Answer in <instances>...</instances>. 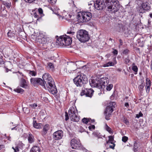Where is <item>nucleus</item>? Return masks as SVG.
<instances>
[{
  "mask_svg": "<svg viewBox=\"0 0 152 152\" xmlns=\"http://www.w3.org/2000/svg\"><path fill=\"white\" fill-rule=\"evenodd\" d=\"M77 37L82 42H85L88 41L89 37L87 31L85 30H80L77 32Z\"/></svg>",
  "mask_w": 152,
  "mask_h": 152,
  "instance_id": "nucleus-6",
  "label": "nucleus"
},
{
  "mask_svg": "<svg viewBox=\"0 0 152 152\" xmlns=\"http://www.w3.org/2000/svg\"><path fill=\"white\" fill-rule=\"evenodd\" d=\"M125 106L127 108H128L129 107V103L127 102L125 103Z\"/></svg>",
  "mask_w": 152,
  "mask_h": 152,
  "instance_id": "nucleus-55",
  "label": "nucleus"
},
{
  "mask_svg": "<svg viewBox=\"0 0 152 152\" xmlns=\"http://www.w3.org/2000/svg\"><path fill=\"white\" fill-rule=\"evenodd\" d=\"M124 121H125V122L126 124H129V121H128L127 120H124Z\"/></svg>",
  "mask_w": 152,
  "mask_h": 152,
  "instance_id": "nucleus-61",
  "label": "nucleus"
},
{
  "mask_svg": "<svg viewBox=\"0 0 152 152\" xmlns=\"http://www.w3.org/2000/svg\"><path fill=\"white\" fill-rule=\"evenodd\" d=\"M12 34L11 32H8L7 33L8 36L9 37H12Z\"/></svg>",
  "mask_w": 152,
  "mask_h": 152,
  "instance_id": "nucleus-54",
  "label": "nucleus"
},
{
  "mask_svg": "<svg viewBox=\"0 0 152 152\" xmlns=\"http://www.w3.org/2000/svg\"><path fill=\"white\" fill-rule=\"evenodd\" d=\"M39 78H32L30 79L31 83L33 85L38 84Z\"/></svg>",
  "mask_w": 152,
  "mask_h": 152,
  "instance_id": "nucleus-22",
  "label": "nucleus"
},
{
  "mask_svg": "<svg viewBox=\"0 0 152 152\" xmlns=\"http://www.w3.org/2000/svg\"><path fill=\"white\" fill-rule=\"evenodd\" d=\"M115 105L116 103L115 102H110L108 103L104 111L106 120H108L110 119V115L113 111V109L115 108Z\"/></svg>",
  "mask_w": 152,
  "mask_h": 152,
  "instance_id": "nucleus-9",
  "label": "nucleus"
},
{
  "mask_svg": "<svg viewBox=\"0 0 152 152\" xmlns=\"http://www.w3.org/2000/svg\"><path fill=\"white\" fill-rule=\"evenodd\" d=\"M104 128L106 131L108 132L109 133H111L113 132L111 128L108 126L107 124H105Z\"/></svg>",
  "mask_w": 152,
  "mask_h": 152,
  "instance_id": "nucleus-31",
  "label": "nucleus"
},
{
  "mask_svg": "<svg viewBox=\"0 0 152 152\" xmlns=\"http://www.w3.org/2000/svg\"><path fill=\"white\" fill-rule=\"evenodd\" d=\"M33 126L37 129H39L42 127V124L40 123H37L36 121H34L33 123Z\"/></svg>",
  "mask_w": 152,
  "mask_h": 152,
  "instance_id": "nucleus-24",
  "label": "nucleus"
},
{
  "mask_svg": "<svg viewBox=\"0 0 152 152\" xmlns=\"http://www.w3.org/2000/svg\"><path fill=\"white\" fill-rule=\"evenodd\" d=\"M94 6L95 8L98 10H101L106 6L103 0H96Z\"/></svg>",
  "mask_w": 152,
  "mask_h": 152,
  "instance_id": "nucleus-12",
  "label": "nucleus"
},
{
  "mask_svg": "<svg viewBox=\"0 0 152 152\" xmlns=\"http://www.w3.org/2000/svg\"><path fill=\"white\" fill-rule=\"evenodd\" d=\"M75 84L77 86L81 87L87 82V79L85 75L81 74L77 76L74 79Z\"/></svg>",
  "mask_w": 152,
  "mask_h": 152,
  "instance_id": "nucleus-7",
  "label": "nucleus"
},
{
  "mask_svg": "<svg viewBox=\"0 0 152 152\" xmlns=\"http://www.w3.org/2000/svg\"><path fill=\"white\" fill-rule=\"evenodd\" d=\"M28 140V142L30 143H31L34 142V136L31 134H28L27 136Z\"/></svg>",
  "mask_w": 152,
  "mask_h": 152,
  "instance_id": "nucleus-20",
  "label": "nucleus"
},
{
  "mask_svg": "<svg viewBox=\"0 0 152 152\" xmlns=\"http://www.w3.org/2000/svg\"><path fill=\"white\" fill-rule=\"evenodd\" d=\"M48 66L50 68H52L53 67V64L51 63H49L48 64Z\"/></svg>",
  "mask_w": 152,
  "mask_h": 152,
  "instance_id": "nucleus-52",
  "label": "nucleus"
},
{
  "mask_svg": "<svg viewBox=\"0 0 152 152\" xmlns=\"http://www.w3.org/2000/svg\"><path fill=\"white\" fill-rule=\"evenodd\" d=\"M138 144L136 141H134V152H136L138 150Z\"/></svg>",
  "mask_w": 152,
  "mask_h": 152,
  "instance_id": "nucleus-30",
  "label": "nucleus"
},
{
  "mask_svg": "<svg viewBox=\"0 0 152 152\" xmlns=\"http://www.w3.org/2000/svg\"><path fill=\"white\" fill-rule=\"evenodd\" d=\"M70 145L72 149H79L81 147V144L78 139H73L70 142Z\"/></svg>",
  "mask_w": 152,
  "mask_h": 152,
  "instance_id": "nucleus-11",
  "label": "nucleus"
},
{
  "mask_svg": "<svg viewBox=\"0 0 152 152\" xmlns=\"http://www.w3.org/2000/svg\"><path fill=\"white\" fill-rule=\"evenodd\" d=\"M69 119V116L67 112H65V120L66 121Z\"/></svg>",
  "mask_w": 152,
  "mask_h": 152,
  "instance_id": "nucleus-50",
  "label": "nucleus"
},
{
  "mask_svg": "<svg viewBox=\"0 0 152 152\" xmlns=\"http://www.w3.org/2000/svg\"><path fill=\"white\" fill-rule=\"evenodd\" d=\"M4 63V61L2 59H0V64H2Z\"/></svg>",
  "mask_w": 152,
  "mask_h": 152,
  "instance_id": "nucleus-59",
  "label": "nucleus"
},
{
  "mask_svg": "<svg viewBox=\"0 0 152 152\" xmlns=\"http://www.w3.org/2000/svg\"><path fill=\"white\" fill-rule=\"evenodd\" d=\"M38 12L40 14H43V10L42 9H41V8H39L38 9Z\"/></svg>",
  "mask_w": 152,
  "mask_h": 152,
  "instance_id": "nucleus-49",
  "label": "nucleus"
},
{
  "mask_svg": "<svg viewBox=\"0 0 152 152\" xmlns=\"http://www.w3.org/2000/svg\"><path fill=\"white\" fill-rule=\"evenodd\" d=\"M10 128L11 130H17L18 128L17 126H15L16 125H14L13 122L11 123L10 124Z\"/></svg>",
  "mask_w": 152,
  "mask_h": 152,
  "instance_id": "nucleus-29",
  "label": "nucleus"
},
{
  "mask_svg": "<svg viewBox=\"0 0 152 152\" xmlns=\"http://www.w3.org/2000/svg\"><path fill=\"white\" fill-rule=\"evenodd\" d=\"M20 86L25 88H28V82L23 78L21 79L20 83Z\"/></svg>",
  "mask_w": 152,
  "mask_h": 152,
  "instance_id": "nucleus-17",
  "label": "nucleus"
},
{
  "mask_svg": "<svg viewBox=\"0 0 152 152\" xmlns=\"http://www.w3.org/2000/svg\"><path fill=\"white\" fill-rule=\"evenodd\" d=\"M12 148L14 152H18L19 151V150L18 146L12 147Z\"/></svg>",
  "mask_w": 152,
  "mask_h": 152,
  "instance_id": "nucleus-37",
  "label": "nucleus"
},
{
  "mask_svg": "<svg viewBox=\"0 0 152 152\" xmlns=\"http://www.w3.org/2000/svg\"><path fill=\"white\" fill-rule=\"evenodd\" d=\"M119 41L120 42V45L119 46V47H120L121 46H122L123 45V42L122 41V40L121 39H119Z\"/></svg>",
  "mask_w": 152,
  "mask_h": 152,
  "instance_id": "nucleus-53",
  "label": "nucleus"
},
{
  "mask_svg": "<svg viewBox=\"0 0 152 152\" xmlns=\"http://www.w3.org/2000/svg\"><path fill=\"white\" fill-rule=\"evenodd\" d=\"M72 42L71 38L66 35L61 36L56 40L57 43L61 46L69 45Z\"/></svg>",
  "mask_w": 152,
  "mask_h": 152,
  "instance_id": "nucleus-4",
  "label": "nucleus"
},
{
  "mask_svg": "<svg viewBox=\"0 0 152 152\" xmlns=\"http://www.w3.org/2000/svg\"><path fill=\"white\" fill-rule=\"evenodd\" d=\"M109 145L110 148L113 149H114L115 146L114 142L111 143L110 144H108Z\"/></svg>",
  "mask_w": 152,
  "mask_h": 152,
  "instance_id": "nucleus-39",
  "label": "nucleus"
},
{
  "mask_svg": "<svg viewBox=\"0 0 152 152\" xmlns=\"http://www.w3.org/2000/svg\"><path fill=\"white\" fill-rule=\"evenodd\" d=\"M42 78L46 82H47L48 84V85H47L48 90L50 92L53 94H56L57 91L51 76L48 73H45L43 75Z\"/></svg>",
  "mask_w": 152,
  "mask_h": 152,
  "instance_id": "nucleus-1",
  "label": "nucleus"
},
{
  "mask_svg": "<svg viewBox=\"0 0 152 152\" xmlns=\"http://www.w3.org/2000/svg\"><path fill=\"white\" fill-rule=\"evenodd\" d=\"M37 35V37L34 34L31 35V38L34 40L44 44H48L51 41L50 38L48 37L45 33L39 32Z\"/></svg>",
  "mask_w": 152,
  "mask_h": 152,
  "instance_id": "nucleus-2",
  "label": "nucleus"
},
{
  "mask_svg": "<svg viewBox=\"0 0 152 152\" xmlns=\"http://www.w3.org/2000/svg\"><path fill=\"white\" fill-rule=\"evenodd\" d=\"M34 17H35V18H37L38 17V15L37 14V13H36V12H35L34 13Z\"/></svg>",
  "mask_w": 152,
  "mask_h": 152,
  "instance_id": "nucleus-56",
  "label": "nucleus"
},
{
  "mask_svg": "<svg viewBox=\"0 0 152 152\" xmlns=\"http://www.w3.org/2000/svg\"><path fill=\"white\" fill-rule=\"evenodd\" d=\"M116 64V62L115 63H114L113 62L111 61H109L107 63H106L105 64H104L103 65V66L104 67H108L109 66H114V65Z\"/></svg>",
  "mask_w": 152,
  "mask_h": 152,
  "instance_id": "nucleus-26",
  "label": "nucleus"
},
{
  "mask_svg": "<svg viewBox=\"0 0 152 152\" xmlns=\"http://www.w3.org/2000/svg\"><path fill=\"white\" fill-rule=\"evenodd\" d=\"M57 0H48V1L53 4H54L56 3Z\"/></svg>",
  "mask_w": 152,
  "mask_h": 152,
  "instance_id": "nucleus-46",
  "label": "nucleus"
},
{
  "mask_svg": "<svg viewBox=\"0 0 152 152\" xmlns=\"http://www.w3.org/2000/svg\"><path fill=\"white\" fill-rule=\"evenodd\" d=\"M107 86L106 89L108 91H110L113 87V85L112 84H108L107 86Z\"/></svg>",
  "mask_w": 152,
  "mask_h": 152,
  "instance_id": "nucleus-36",
  "label": "nucleus"
},
{
  "mask_svg": "<svg viewBox=\"0 0 152 152\" xmlns=\"http://www.w3.org/2000/svg\"><path fill=\"white\" fill-rule=\"evenodd\" d=\"M18 1V0H13V1L14 3H15L16 2Z\"/></svg>",
  "mask_w": 152,
  "mask_h": 152,
  "instance_id": "nucleus-62",
  "label": "nucleus"
},
{
  "mask_svg": "<svg viewBox=\"0 0 152 152\" xmlns=\"http://www.w3.org/2000/svg\"><path fill=\"white\" fill-rule=\"evenodd\" d=\"M29 74L30 76H35L37 75V73L34 71H30L29 72Z\"/></svg>",
  "mask_w": 152,
  "mask_h": 152,
  "instance_id": "nucleus-33",
  "label": "nucleus"
},
{
  "mask_svg": "<svg viewBox=\"0 0 152 152\" xmlns=\"http://www.w3.org/2000/svg\"><path fill=\"white\" fill-rule=\"evenodd\" d=\"M15 91L16 92H17L18 93H23V91L24 90L22 88H18L15 90Z\"/></svg>",
  "mask_w": 152,
  "mask_h": 152,
  "instance_id": "nucleus-35",
  "label": "nucleus"
},
{
  "mask_svg": "<svg viewBox=\"0 0 152 152\" xmlns=\"http://www.w3.org/2000/svg\"><path fill=\"white\" fill-rule=\"evenodd\" d=\"M45 83H46L45 81H44L43 80H42L41 79L39 78L38 81V84H39L42 86L45 87Z\"/></svg>",
  "mask_w": 152,
  "mask_h": 152,
  "instance_id": "nucleus-28",
  "label": "nucleus"
},
{
  "mask_svg": "<svg viewBox=\"0 0 152 152\" xmlns=\"http://www.w3.org/2000/svg\"><path fill=\"white\" fill-rule=\"evenodd\" d=\"M70 152H77V151L75 150H73L71 151Z\"/></svg>",
  "mask_w": 152,
  "mask_h": 152,
  "instance_id": "nucleus-64",
  "label": "nucleus"
},
{
  "mask_svg": "<svg viewBox=\"0 0 152 152\" xmlns=\"http://www.w3.org/2000/svg\"><path fill=\"white\" fill-rule=\"evenodd\" d=\"M95 126L94 125H91L88 126V128L90 130H91L92 129H94Z\"/></svg>",
  "mask_w": 152,
  "mask_h": 152,
  "instance_id": "nucleus-45",
  "label": "nucleus"
},
{
  "mask_svg": "<svg viewBox=\"0 0 152 152\" xmlns=\"http://www.w3.org/2000/svg\"><path fill=\"white\" fill-rule=\"evenodd\" d=\"M143 116V114L142 113L140 112L139 114H137L136 115V117L137 118H138L140 117H142Z\"/></svg>",
  "mask_w": 152,
  "mask_h": 152,
  "instance_id": "nucleus-42",
  "label": "nucleus"
},
{
  "mask_svg": "<svg viewBox=\"0 0 152 152\" xmlns=\"http://www.w3.org/2000/svg\"><path fill=\"white\" fill-rule=\"evenodd\" d=\"M83 150L84 152H89V151L87 150L86 149H85V148H84L83 149Z\"/></svg>",
  "mask_w": 152,
  "mask_h": 152,
  "instance_id": "nucleus-60",
  "label": "nucleus"
},
{
  "mask_svg": "<svg viewBox=\"0 0 152 152\" xmlns=\"http://www.w3.org/2000/svg\"><path fill=\"white\" fill-rule=\"evenodd\" d=\"M41 150L39 147L35 146L32 148L30 152H40Z\"/></svg>",
  "mask_w": 152,
  "mask_h": 152,
  "instance_id": "nucleus-21",
  "label": "nucleus"
},
{
  "mask_svg": "<svg viewBox=\"0 0 152 152\" xmlns=\"http://www.w3.org/2000/svg\"><path fill=\"white\" fill-rule=\"evenodd\" d=\"M145 86V83H142L140 84L139 87L138 88L140 92H142L143 91V89Z\"/></svg>",
  "mask_w": 152,
  "mask_h": 152,
  "instance_id": "nucleus-32",
  "label": "nucleus"
},
{
  "mask_svg": "<svg viewBox=\"0 0 152 152\" xmlns=\"http://www.w3.org/2000/svg\"><path fill=\"white\" fill-rule=\"evenodd\" d=\"M108 10L111 13H115L119 9V3L118 0H103Z\"/></svg>",
  "mask_w": 152,
  "mask_h": 152,
  "instance_id": "nucleus-3",
  "label": "nucleus"
},
{
  "mask_svg": "<svg viewBox=\"0 0 152 152\" xmlns=\"http://www.w3.org/2000/svg\"><path fill=\"white\" fill-rule=\"evenodd\" d=\"M150 86H145L146 91L147 93H148L149 92Z\"/></svg>",
  "mask_w": 152,
  "mask_h": 152,
  "instance_id": "nucleus-41",
  "label": "nucleus"
},
{
  "mask_svg": "<svg viewBox=\"0 0 152 152\" xmlns=\"http://www.w3.org/2000/svg\"><path fill=\"white\" fill-rule=\"evenodd\" d=\"M99 83L100 88L104 89L105 86H107L108 83L109 79L106 77H104L99 80Z\"/></svg>",
  "mask_w": 152,
  "mask_h": 152,
  "instance_id": "nucleus-13",
  "label": "nucleus"
},
{
  "mask_svg": "<svg viewBox=\"0 0 152 152\" xmlns=\"http://www.w3.org/2000/svg\"><path fill=\"white\" fill-rule=\"evenodd\" d=\"M109 139L107 141V144H110L111 143L114 142V137L112 136H110L108 137Z\"/></svg>",
  "mask_w": 152,
  "mask_h": 152,
  "instance_id": "nucleus-25",
  "label": "nucleus"
},
{
  "mask_svg": "<svg viewBox=\"0 0 152 152\" xmlns=\"http://www.w3.org/2000/svg\"><path fill=\"white\" fill-rule=\"evenodd\" d=\"M63 136V132L61 130L57 131L54 132L53 134V137L56 140L61 139Z\"/></svg>",
  "mask_w": 152,
  "mask_h": 152,
  "instance_id": "nucleus-14",
  "label": "nucleus"
},
{
  "mask_svg": "<svg viewBox=\"0 0 152 152\" xmlns=\"http://www.w3.org/2000/svg\"><path fill=\"white\" fill-rule=\"evenodd\" d=\"M5 148L4 146L3 145H0V150L2 149Z\"/></svg>",
  "mask_w": 152,
  "mask_h": 152,
  "instance_id": "nucleus-57",
  "label": "nucleus"
},
{
  "mask_svg": "<svg viewBox=\"0 0 152 152\" xmlns=\"http://www.w3.org/2000/svg\"><path fill=\"white\" fill-rule=\"evenodd\" d=\"M89 83L91 87H97L99 89H100V85H99V80H97L93 79H91L89 80Z\"/></svg>",
  "mask_w": 152,
  "mask_h": 152,
  "instance_id": "nucleus-15",
  "label": "nucleus"
},
{
  "mask_svg": "<svg viewBox=\"0 0 152 152\" xmlns=\"http://www.w3.org/2000/svg\"><path fill=\"white\" fill-rule=\"evenodd\" d=\"M113 53L115 55H117L118 53V50L116 49H113Z\"/></svg>",
  "mask_w": 152,
  "mask_h": 152,
  "instance_id": "nucleus-47",
  "label": "nucleus"
},
{
  "mask_svg": "<svg viewBox=\"0 0 152 152\" xmlns=\"http://www.w3.org/2000/svg\"><path fill=\"white\" fill-rule=\"evenodd\" d=\"M0 16L3 18L6 17L7 11L5 10V7L4 6H2L1 5H0Z\"/></svg>",
  "mask_w": 152,
  "mask_h": 152,
  "instance_id": "nucleus-16",
  "label": "nucleus"
},
{
  "mask_svg": "<svg viewBox=\"0 0 152 152\" xmlns=\"http://www.w3.org/2000/svg\"><path fill=\"white\" fill-rule=\"evenodd\" d=\"M1 3L8 8H10L11 5V2L10 1H2Z\"/></svg>",
  "mask_w": 152,
  "mask_h": 152,
  "instance_id": "nucleus-23",
  "label": "nucleus"
},
{
  "mask_svg": "<svg viewBox=\"0 0 152 152\" xmlns=\"http://www.w3.org/2000/svg\"><path fill=\"white\" fill-rule=\"evenodd\" d=\"M132 69L133 71L134 72V74H137L138 71V68L137 66L135 65L134 63H133L132 64Z\"/></svg>",
  "mask_w": 152,
  "mask_h": 152,
  "instance_id": "nucleus-27",
  "label": "nucleus"
},
{
  "mask_svg": "<svg viewBox=\"0 0 152 152\" xmlns=\"http://www.w3.org/2000/svg\"><path fill=\"white\" fill-rule=\"evenodd\" d=\"M129 51L128 49H126L124 50V51L123 52V53L124 54H125L126 55V54H127L129 53Z\"/></svg>",
  "mask_w": 152,
  "mask_h": 152,
  "instance_id": "nucleus-48",
  "label": "nucleus"
},
{
  "mask_svg": "<svg viewBox=\"0 0 152 152\" xmlns=\"http://www.w3.org/2000/svg\"><path fill=\"white\" fill-rule=\"evenodd\" d=\"M85 91L86 93V96L90 97H91L94 92L93 90L91 88L85 89Z\"/></svg>",
  "mask_w": 152,
  "mask_h": 152,
  "instance_id": "nucleus-18",
  "label": "nucleus"
},
{
  "mask_svg": "<svg viewBox=\"0 0 152 152\" xmlns=\"http://www.w3.org/2000/svg\"><path fill=\"white\" fill-rule=\"evenodd\" d=\"M126 63H129V60L128 59H126Z\"/></svg>",
  "mask_w": 152,
  "mask_h": 152,
  "instance_id": "nucleus-63",
  "label": "nucleus"
},
{
  "mask_svg": "<svg viewBox=\"0 0 152 152\" xmlns=\"http://www.w3.org/2000/svg\"><path fill=\"white\" fill-rule=\"evenodd\" d=\"M90 120V121L89 122H91V123H93L94 122L95 120L94 119L92 120L91 119H89Z\"/></svg>",
  "mask_w": 152,
  "mask_h": 152,
  "instance_id": "nucleus-58",
  "label": "nucleus"
},
{
  "mask_svg": "<svg viewBox=\"0 0 152 152\" xmlns=\"http://www.w3.org/2000/svg\"><path fill=\"white\" fill-rule=\"evenodd\" d=\"M85 89H85L84 90H82V91H81L80 94L81 96H82L85 94L86 95V91H85Z\"/></svg>",
  "mask_w": 152,
  "mask_h": 152,
  "instance_id": "nucleus-43",
  "label": "nucleus"
},
{
  "mask_svg": "<svg viewBox=\"0 0 152 152\" xmlns=\"http://www.w3.org/2000/svg\"><path fill=\"white\" fill-rule=\"evenodd\" d=\"M128 139V137L124 136L122 137V140L123 142H125L127 141Z\"/></svg>",
  "mask_w": 152,
  "mask_h": 152,
  "instance_id": "nucleus-38",
  "label": "nucleus"
},
{
  "mask_svg": "<svg viewBox=\"0 0 152 152\" xmlns=\"http://www.w3.org/2000/svg\"><path fill=\"white\" fill-rule=\"evenodd\" d=\"M30 106L31 107L35 108L37 106V104H31Z\"/></svg>",
  "mask_w": 152,
  "mask_h": 152,
  "instance_id": "nucleus-51",
  "label": "nucleus"
},
{
  "mask_svg": "<svg viewBox=\"0 0 152 152\" xmlns=\"http://www.w3.org/2000/svg\"><path fill=\"white\" fill-rule=\"evenodd\" d=\"M146 86H151V83L150 80L148 79H146Z\"/></svg>",
  "mask_w": 152,
  "mask_h": 152,
  "instance_id": "nucleus-40",
  "label": "nucleus"
},
{
  "mask_svg": "<svg viewBox=\"0 0 152 152\" xmlns=\"http://www.w3.org/2000/svg\"><path fill=\"white\" fill-rule=\"evenodd\" d=\"M82 121L83 123L87 124L88 122L90 121V120L89 118H84L82 119Z\"/></svg>",
  "mask_w": 152,
  "mask_h": 152,
  "instance_id": "nucleus-34",
  "label": "nucleus"
},
{
  "mask_svg": "<svg viewBox=\"0 0 152 152\" xmlns=\"http://www.w3.org/2000/svg\"><path fill=\"white\" fill-rule=\"evenodd\" d=\"M69 114L72 121L76 122L79 121V118L77 115V110L75 107H71L69 110Z\"/></svg>",
  "mask_w": 152,
  "mask_h": 152,
  "instance_id": "nucleus-10",
  "label": "nucleus"
},
{
  "mask_svg": "<svg viewBox=\"0 0 152 152\" xmlns=\"http://www.w3.org/2000/svg\"><path fill=\"white\" fill-rule=\"evenodd\" d=\"M35 0H24L26 2L29 3H31L35 1Z\"/></svg>",
  "mask_w": 152,
  "mask_h": 152,
  "instance_id": "nucleus-44",
  "label": "nucleus"
},
{
  "mask_svg": "<svg viewBox=\"0 0 152 152\" xmlns=\"http://www.w3.org/2000/svg\"><path fill=\"white\" fill-rule=\"evenodd\" d=\"M49 128V125L48 124H46L44 125L42 132V134L43 135H45L47 133Z\"/></svg>",
  "mask_w": 152,
  "mask_h": 152,
  "instance_id": "nucleus-19",
  "label": "nucleus"
},
{
  "mask_svg": "<svg viewBox=\"0 0 152 152\" xmlns=\"http://www.w3.org/2000/svg\"><path fill=\"white\" fill-rule=\"evenodd\" d=\"M136 9L139 12L143 13L145 12V10H149L150 7L147 1L144 2L142 0H140L138 2V6Z\"/></svg>",
  "mask_w": 152,
  "mask_h": 152,
  "instance_id": "nucleus-8",
  "label": "nucleus"
},
{
  "mask_svg": "<svg viewBox=\"0 0 152 152\" xmlns=\"http://www.w3.org/2000/svg\"><path fill=\"white\" fill-rule=\"evenodd\" d=\"M92 17L91 13L89 12H80L77 15V18L79 23H83L89 21Z\"/></svg>",
  "mask_w": 152,
  "mask_h": 152,
  "instance_id": "nucleus-5",
  "label": "nucleus"
}]
</instances>
